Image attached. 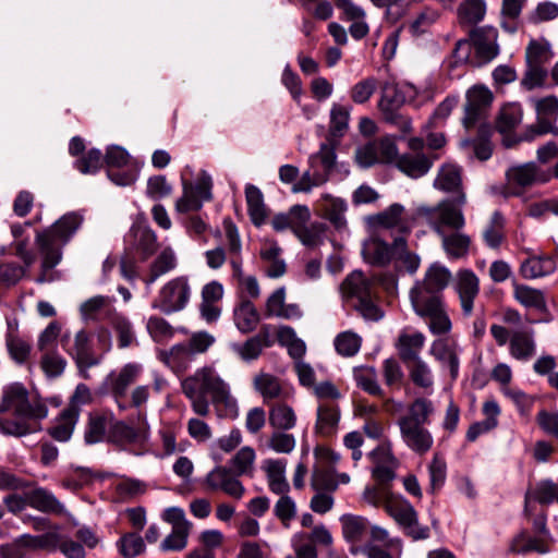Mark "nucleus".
I'll use <instances>...</instances> for the list:
<instances>
[{
    "label": "nucleus",
    "mask_w": 558,
    "mask_h": 558,
    "mask_svg": "<svg viewBox=\"0 0 558 558\" xmlns=\"http://www.w3.org/2000/svg\"><path fill=\"white\" fill-rule=\"evenodd\" d=\"M451 279V271L446 266L434 263L409 292L414 313L427 322L428 330L434 336L447 335L452 329L442 294Z\"/></svg>",
    "instance_id": "nucleus-1"
},
{
    "label": "nucleus",
    "mask_w": 558,
    "mask_h": 558,
    "mask_svg": "<svg viewBox=\"0 0 558 558\" xmlns=\"http://www.w3.org/2000/svg\"><path fill=\"white\" fill-rule=\"evenodd\" d=\"M7 412H12L14 417L0 420V430L13 437L40 430V421L48 416L46 402L40 398L31 399L27 388L21 383H11L2 389L0 413Z\"/></svg>",
    "instance_id": "nucleus-2"
},
{
    "label": "nucleus",
    "mask_w": 558,
    "mask_h": 558,
    "mask_svg": "<svg viewBox=\"0 0 558 558\" xmlns=\"http://www.w3.org/2000/svg\"><path fill=\"white\" fill-rule=\"evenodd\" d=\"M413 219H423L440 238L441 247L450 259L469 254L471 238L460 230L465 226L462 209L452 202H439L436 206H418Z\"/></svg>",
    "instance_id": "nucleus-3"
},
{
    "label": "nucleus",
    "mask_w": 558,
    "mask_h": 558,
    "mask_svg": "<svg viewBox=\"0 0 558 558\" xmlns=\"http://www.w3.org/2000/svg\"><path fill=\"white\" fill-rule=\"evenodd\" d=\"M83 222L77 213H68L49 228L38 231L35 244L40 256V271L36 278L39 284L50 283L61 278L54 268L62 260V248L75 234Z\"/></svg>",
    "instance_id": "nucleus-4"
},
{
    "label": "nucleus",
    "mask_w": 558,
    "mask_h": 558,
    "mask_svg": "<svg viewBox=\"0 0 558 558\" xmlns=\"http://www.w3.org/2000/svg\"><path fill=\"white\" fill-rule=\"evenodd\" d=\"M228 387V384L210 366L197 369L182 381L183 393L191 401L193 411L201 416L209 414L206 395L216 396Z\"/></svg>",
    "instance_id": "nucleus-5"
},
{
    "label": "nucleus",
    "mask_w": 558,
    "mask_h": 558,
    "mask_svg": "<svg viewBox=\"0 0 558 558\" xmlns=\"http://www.w3.org/2000/svg\"><path fill=\"white\" fill-rule=\"evenodd\" d=\"M407 143L409 151L399 156L396 167L412 179L422 178L429 172L437 156L423 153L425 141L422 137H411Z\"/></svg>",
    "instance_id": "nucleus-6"
},
{
    "label": "nucleus",
    "mask_w": 558,
    "mask_h": 558,
    "mask_svg": "<svg viewBox=\"0 0 558 558\" xmlns=\"http://www.w3.org/2000/svg\"><path fill=\"white\" fill-rule=\"evenodd\" d=\"M191 287L185 276H180L168 281L159 291L153 303L163 314H172L182 311L189 303Z\"/></svg>",
    "instance_id": "nucleus-7"
},
{
    "label": "nucleus",
    "mask_w": 558,
    "mask_h": 558,
    "mask_svg": "<svg viewBox=\"0 0 558 558\" xmlns=\"http://www.w3.org/2000/svg\"><path fill=\"white\" fill-rule=\"evenodd\" d=\"M494 100L493 92L484 84H475L465 93V102L463 106L464 116L462 123L465 129H472L482 123L492 107Z\"/></svg>",
    "instance_id": "nucleus-8"
},
{
    "label": "nucleus",
    "mask_w": 558,
    "mask_h": 558,
    "mask_svg": "<svg viewBox=\"0 0 558 558\" xmlns=\"http://www.w3.org/2000/svg\"><path fill=\"white\" fill-rule=\"evenodd\" d=\"M142 372V365L132 362L124 364L119 369L112 371L107 375L105 385L120 411L128 409L125 399L129 388L137 381Z\"/></svg>",
    "instance_id": "nucleus-9"
},
{
    "label": "nucleus",
    "mask_w": 558,
    "mask_h": 558,
    "mask_svg": "<svg viewBox=\"0 0 558 558\" xmlns=\"http://www.w3.org/2000/svg\"><path fill=\"white\" fill-rule=\"evenodd\" d=\"M314 454L316 464L311 477L312 488L316 492H335L338 488V482L333 465L340 457L327 447H317Z\"/></svg>",
    "instance_id": "nucleus-10"
},
{
    "label": "nucleus",
    "mask_w": 558,
    "mask_h": 558,
    "mask_svg": "<svg viewBox=\"0 0 558 558\" xmlns=\"http://www.w3.org/2000/svg\"><path fill=\"white\" fill-rule=\"evenodd\" d=\"M508 187H505L501 194L507 198L510 196H519L525 187L537 182H545L546 177L533 161L519 166L510 167L506 172Z\"/></svg>",
    "instance_id": "nucleus-11"
},
{
    "label": "nucleus",
    "mask_w": 558,
    "mask_h": 558,
    "mask_svg": "<svg viewBox=\"0 0 558 558\" xmlns=\"http://www.w3.org/2000/svg\"><path fill=\"white\" fill-rule=\"evenodd\" d=\"M211 178L203 173L195 184L183 182V194L175 203V210L180 214L197 211L205 201L211 199Z\"/></svg>",
    "instance_id": "nucleus-12"
},
{
    "label": "nucleus",
    "mask_w": 558,
    "mask_h": 558,
    "mask_svg": "<svg viewBox=\"0 0 558 558\" xmlns=\"http://www.w3.org/2000/svg\"><path fill=\"white\" fill-rule=\"evenodd\" d=\"M434 187L445 193H452V198H446L441 202H452L457 208L462 209L466 204V195L462 189L461 168L453 163L442 165L434 181Z\"/></svg>",
    "instance_id": "nucleus-13"
},
{
    "label": "nucleus",
    "mask_w": 558,
    "mask_h": 558,
    "mask_svg": "<svg viewBox=\"0 0 558 558\" xmlns=\"http://www.w3.org/2000/svg\"><path fill=\"white\" fill-rule=\"evenodd\" d=\"M470 38L475 53L474 65L489 63L499 54L498 31L495 27H476L470 32Z\"/></svg>",
    "instance_id": "nucleus-14"
},
{
    "label": "nucleus",
    "mask_w": 558,
    "mask_h": 558,
    "mask_svg": "<svg viewBox=\"0 0 558 558\" xmlns=\"http://www.w3.org/2000/svg\"><path fill=\"white\" fill-rule=\"evenodd\" d=\"M66 352L75 361L80 375L84 379H89L88 369L100 363V357L97 356L93 350L89 335L86 330L82 329L74 336V342Z\"/></svg>",
    "instance_id": "nucleus-15"
},
{
    "label": "nucleus",
    "mask_w": 558,
    "mask_h": 558,
    "mask_svg": "<svg viewBox=\"0 0 558 558\" xmlns=\"http://www.w3.org/2000/svg\"><path fill=\"white\" fill-rule=\"evenodd\" d=\"M157 235L146 226H133L128 235L126 250L135 254L140 262L147 260L158 250Z\"/></svg>",
    "instance_id": "nucleus-16"
},
{
    "label": "nucleus",
    "mask_w": 558,
    "mask_h": 558,
    "mask_svg": "<svg viewBox=\"0 0 558 558\" xmlns=\"http://www.w3.org/2000/svg\"><path fill=\"white\" fill-rule=\"evenodd\" d=\"M445 335L437 336L429 347V354L441 365L448 368L452 379L459 375V345L456 340Z\"/></svg>",
    "instance_id": "nucleus-17"
},
{
    "label": "nucleus",
    "mask_w": 558,
    "mask_h": 558,
    "mask_svg": "<svg viewBox=\"0 0 558 558\" xmlns=\"http://www.w3.org/2000/svg\"><path fill=\"white\" fill-rule=\"evenodd\" d=\"M425 342L426 337L422 331L405 327L399 332L395 341V348L399 359L408 365L411 361L421 359Z\"/></svg>",
    "instance_id": "nucleus-18"
},
{
    "label": "nucleus",
    "mask_w": 558,
    "mask_h": 558,
    "mask_svg": "<svg viewBox=\"0 0 558 558\" xmlns=\"http://www.w3.org/2000/svg\"><path fill=\"white\" fill-rule=\"evenodd\" d=\"M403 442L409 449L417 454L428 452L434 444V438L425 425L412 424L411 422H397Z\"/></svg>",
    "instance_id": "nucleus-19"
},
{
    "label": "nucleus",
    "mask_w": 558,
    "mask_h": 558,
    "mask_svg": "<svg viewBox=\"0 0 558 558\" xmlns=\"http://www.w3.org/2000/svg\"><path fill=\"white\" fill-rule=\"evenodd\" d=\"M456 291L463 315L470 316L473 313L474 300L480 293V279L473 270L461 269L458 271Z\"/></svg>",
    "instance_id": "nucleus-20"
},
{
    "label": "nucleus",
    "mask_w": 558,
    "mask_h": 558,
    "mask_svg": "<svg viewBox=\"0 0 558 558\" xmlns=\"http://www.w3.org/2000/svg\"><path fill=\"white\" fill-rule=\"evenodd\" d=\"M537 123L531 130L534 135H542L554 131L553 122L558 119V98L548 95L543 98H533Z\"/></svg>",
    "instance_id": "nucleus-21"
},
{
    "label": "nucleus",
    "mask_w": 558,
    "mask_h": 558,
    "mask_svg": "<svg viewBox=\"0 0 558 558\" xmlns=\"http://www.w3.org/2000/svg\"><path fill=\"white\" fill-rule=\"evenodd\" d=\"M271 326L264 325L258 333L248 338L244 343L234 344L233 351L245 362L254 361L258 359L265 348L271 347Z\"/></svg>",
    "instance_id": "nucleus-22"
},
{
    "label": "nucleus",
    "mask_w": 558,
    "mask_h": 558,
    "mask_svg": "<svg viewBox=\"0 0 558 558\" xmlns=\"http://www.w3.org/2000/svg\"><path fill=\"white\" fill-rule=\"evenodd\" d=\"M343 296L348 301L359 302L371 295H375V284L362 271L351 272L341 283Z\"/></svg>",
    "instance_id": "nucleus-23"
},
{
    "label": "nucleus",
    "mask_w": 558,
    "mask_h": 558,
    "mask_svg": "<svg viewBox=\"0 0 558 558\" xmlns=\"http://www.w3.org/2000/svg\"><path fill=\"white\" fill-rule=\"evenodd\" d=\"M146 439L144 429L134 427L122 420H117L113 415V421L108 428L107 441L119 447L137 444Z\"/></svg>",
    "instance_id": "nucleus-24"
},
{
    "label": "nucleus",
    "mask_w": 558,
    "mask_h": 558,
    "mask_svg": "<svg viewBox=\"0 0 558 558\" xmlns=\"http://www.w3.org/2000/svg\"><path fill=\"white\" fill-rule=\"evenodd\" d=\"M340 523L344 539L352 545L350 551L356 554L359 551L357 544L368 535L369 522L361 515L343 514L340 518Z\"/></svg>",
    "instance_id": "nucleus-25"
},
{
    "label": "nucleus",
    "mask_w": 558,
    "mask_h": 558,
    "mask_svg": "<svg viewBox=\"0 0 558 558\" xmlns=\"http://www.w3.org/2000/svg\"><path fill=\"white\" fill-rule=\"evenodd\" d=\"M404 207L401 204L395 203L390 205L384 211L375 215L372 218V222L376 227H381L385 229L397 228L401 233H410V221H415L413 216L415 211L412 214L410 218L403 217Z\"/></svg>",
    "instance_id": "nucleus-26"
},
{
    "label": "nucleus",
    "mask_w": 558,
    "mask_h": 558,
    "mask_svg": "<svg viewBox=\"0 0 558 558\" xmlns=\"http://www.w3.org/2000/svg\"><path fill=\"white\" fill-rule=\"evenodd\" d=\"M362 254L365 262L373 266H387L395 257V241L389 245L378 238L369 239L364 242Z\"/></svg>",
    "instance_id": "nucleus-27"
},
{
    "label": "nucleus",
    "mask_w": 558,
    "mask_h": 558,
    "mask_svg": "<svg viewBox=\"0 0 558 558\" xmlns=\"http://www.w3.org/2000/svg\"><path fill=\"white\" fill-rule=\"evenodd\" d=\"M113 421L111 411L90 412L84 432V440L87 445H95L107 440L108 428Z\"/></svg>",
    "instance_id": "nucleus-28"
},
{
    "label": "nucleus",
    "mask_w": 558,
    "mask_h": 558,
    "mask_svg": "<svg viewBox=\"0 0 558 558\" xmlns=\"http://www.w3.org/2000/svg\"><path fill=\"white\" fill-rule=\"evenodd\" d=\"M535 352L536 343L532 329H521L511 332L509 353L513 359L526 362L534 356Z\"/></svg>",
    "instance_id": "nucleus-29"
},
{
    "label": "nucleus",
    "mask_w": 558,
    "mask_h": 558,
    "mask_svg": "<svg viewBox=\"0 0 558 558\" xmlns=\"http://www.w3.org/2000/svg\"><path fill=\"white\" fill-rule=\"evenodd\" d=\"M482 411L486 418L471 424L466 432L465 437L471 442L475 441L481 435L486 434L498 426L500 407L495 400L485 401Z\"/></svg>",
    "instance_id": "nucleus-30"
},
{
    "label": "nucleus",
    "mask_w": 558,
    "mask_h": 558,
    "mask_svg": "<svg viewBox=\"0 0 558 558\" xmlns=\"http://www.w3.org/2000/svg\"><path fill=\"white\" fill-rule=\"evenodd\" d=\"M28 506L45 513L62 514L65 512L63 504L48 489L38 487L26 492Z\"/></svg>",
    "instance_id": "nucleus-31"
},
{
    "label": "nucleus",
    "mask_w": 558,
    "mask_h": 558,
    "mask_svg": "<svg viewBox=\"0 0 558 558\" xmlns=\"http://www.w3.org/2000/svg\"><path fill=\"white\" fill-rule=\"evenodd\" d=\"M339 420V407L330 401H320L317 408L315 432L322 436H331L338 428Z\"/></svg>",
    "instance_id": "nucleus-32"
},
{
    "label": "nucleus",
    "mask_w": 558,
    "mask_h": 558,
    "mask_svg": "<svg viewBox=\"0 0 558 558\" xmlns=\"http://www.w3.org/2000/svg\"><path fill=\"white\" fill-rule=\"evenodd\" d=\"M78 417V408L69 407L64 409L56 420V424L48 429V434L57 441H69L77 424Z\"/></svg>",
    "instance_id": "nucleus-33"
},
{
    "label": "nucleus",
    "mask_w": 558,
    "mask_h": 558,
    "mask_svg": "<svg viewBox=\"0 0 558 558\" xmlns=\"http://www.w3.org/2000/svg\"><path fill=\"white\" fill-rule=\"evenodd\" d=\"M233 320L238 330L248 333L255 330L259 323V314L248 299H241L233 310Z\"/></svg>",
    "instance_id": "nucleus-34"
},
{
    "label": "nucleus",
    "mask_w": 558,
    "mask_h": 558,
    "mask_svg": "<svg viewBox=\"0 0 558 558\" xmlns=\"http://www.w3.org/2000/svg\"><path fill=\"white\" fill-rule=\"evenodd\" d=\"M268 423L272 429L291 430L298 424V415L291 405L278 401L269 408Z\"/></svg>",
    "instance_id": "nucleus-35"
},
{
    "label": "nucleus",
    "mask_w": 558,
    "mask_h": 558,
    "mask_svg": "<svg viewBox=\"0 0 558 558\" xmlns=\"http://www.w3.org/2000/svg\"><path fill=\"white\" fill-rule=\"evenodd\" d=\"M369 456L377 463L372 472L373 477L381 484L391 482L396 476V459L380 447L372 450Z\"/></svg>",
    "instance_id": "nucleus-36"
},
{
    "label": "nucleus",
    "mask_w": 558,
    "mask_h": 558,
    "mask_svg": "<svg viewBox=\"0 0 558 558\" xmlns=\"http://www.w3.org/2000/svg\"><path fill=\"white\" fill-rule=\"evenodd\" d=\"M435 413L434 402L425 397L416 398L408 408V414L399 417L398 422L428 425Z\"/></svg>",
    "instance_id": "nucleus-37"
},
{
    "label": "nucleus",
    "mask_w": 558,
    "mask_h": 558,
    "mask_svg": "<svg viewBox=\"0 0 558 558\" xmlns=\"http://www.w3.org/2000/svg\"><path fill=\"white\" fill-rule=\"evenodd\" d=\"M319 206L324 211L325 218L328 219L335 228L341 229L345 227L347 220L344 214L347 211V204L343 199L329 194H323L319 199Z\"/></svg>",
    "instance_id": "nucleus-38"
},
{
    "label": "nucleus",
    "mask_w": 558,
    "mask_h": 558,
    "mask_svg": "<svg viewBox=\"0 0 558 558\" xmlns=\"http://www.w3.org/2000/svg\"><path fill=\"white\" fill-rule=\"evenodd\" d=\"M385 510L402 529L413 522L417 514L414 507L403 497L387 498Z\"/></svg>",
    "instance_id": "nucleus-39"
},
{
    "label": "nucleus",
    "mask_w": 558,
    "mask_h": 558,
    "mask_svg": "<svg viewBox=\"0 0 558 558\" xmlns=\"http://www.w3.org/2000/svg\"><path fill=\"white\" fill-rule=\"evenodd\" d=\"M556 263L547 256H533L525 259L520 266V274L524 279H536L553 274Z\"/></svg>",
    "instance_id": "nucleus-40"
},
{
    "label": "nucleus",
    "mask_w": 558,
    "mask_h": 558,
    "mask_svg": "<svg viewBox=\"0 0 558 558\" xmlns=\"http://www.w3.org/2000/svg\"><path fill=\"white\" fill-rule=\"evenodd\" d=\"M265 471L267 475L269 489L277 495L287 494L290 489L286 480V462L282 460H266Z\"/></svg>",
    "instance_id": "nucleus-41"
},
{
    "label": "nucleus",
    "mask_w": 558,
    "mask_h": 558,
    "mask_svg": "<svg viewBox=\"0 0 558 558\" xmlns=\"http://www.w3.org/2000/svg\"><path fill=\"white\" fill-rule=\"evenodd\" d=\"M232 278L236 281L241 299L256 300L260 296V287L255 276H244L243 264L240 260L232 263Z\"/></svg>",
    "instance_id": "nucleus-42"
},
{
    "label": "nucleus",
    "mask_w": 558,
    "mask_h": 558,
    "mask_svg": "<svg viewBox=\"0 0 558 558\" xmlns=\"http://www.w3.org/2000/svg\"><path fill=\"white\" fill-rule=\"evenodd\" d=\"M523 110L520 104L510 102L502 106L496 119V129L501 134L512 132L522 121Z\"/></svg>",
    "instance_id": "nucleus-43"
},
{
    "label": "nucleus",
    "mask_w": 558,
    "mask_h": 558,
    "mask_svg": "<svg viewBox=\"0 0 558 558\" xmlns=\"http://www.w3.org/2000/svg\"><path fill=\"white\" fill-rule=\"evenodd\" d=\"M255 390L263 397L264 403L281 398L283 389L278 377L259 373L253 379Z\"/></svg>",
    "instance_id": "nucleus-44"
},
{
    "label": "nucleus",
    "mask_w": 558,
    "mask_h": 558,
    "mask_svg": "<svg viewBox=\"0 0 558 558\" xmlns=\"http://www.w3.org/2000/svg\"><path fill=\"white\" fill-rule=\"evenodd\" d=\"M245 197L251 221L257 227L263 225L267 217V209L264 204L262 191L255 185L247 184L245 187Z\"/></svg>",
    "instance_id": "nucleus-45"
},
{
    "label": "nucleus",
    "mask_w": 558,
    "mask_h": 558,
    "mask_svg": "<svg viewBox=\"0 0 558 558\" xmlns=\"http://www.w3.org/2000/svg\"><path fill=\"white\" fill-rule=\"evenodd\" d=\"M177 267V257L171 247L163 248L149 266V274L145 278L147 286L154 283L159 277Z\"/></svg>",
    "instance_id": "nucleus-46"
},
{
    "label": "nucleus",
    "mask_w": 558,
    "mask_h": 558,
    "mask_svg": "<svg viewBox=\"0 0 558 558\" xmlns=\"http://www.w3.org/2000/svg\"><path fill=\"white\" fill-rule=\"evenodd\" d=\"M553 51L546 39H531L525 49V63L532 66H546Z\"/></svg>",
    "instance_id": "nucleus-47"
},
{
    "label": "nucleus",
    "mask_w": 558,
    "mask_h": 558,
    "mask_svg": "<svg viewBox=\"0 0 558 558\" xmlns=\"http://www.w3.org/2000/svg\"><path fill=\"white\" fill-rule=\"evenodd\" d=\"M513 298L517 302L525 307L536 308L544 311L546 308V301L544 293L541 290L531 288L525 284H520L517 281L512 282Z\"/></svg>",
    "instance_id": "nucleus-48"
},
{
    "label": "nucleus",
    "mask_w": 558,
    "mask_h": 558,
    "mask_svg": "<svg viewBox=\"0 0 558 558\" xmlns=\"http://www.w3.org/2000/svg\"><path fill=\"white\" fill-rule=\"evenodd\" d=\"M393 260L397 263V268H403L409 274H415L421 264L420 256L408 250V243L403 236L395 239Z\"/></svg>",
    "instance_id": "nucleus-49"
},
{
    "label": "nucleus",
    "mask_w": 558,
    "mask_h": 558,
    "mask_svg": "<svg viewBox=\"0 0 558 558\" xmlns=\"http://www.w3.org/2000/svg\"><path fill=\"white\" fill-rule=\"evenodd\" d=\"M485 244L490 248H499L505 240V217L500 211H495L488 225L483 231Z\"/></svg>",
    "instance_id": "nucleus-50"
},
{
    "label": "nucleus",
    "mask_w": 558,
    "mask_h": 558,
    "mask_svg": "<svg viewBox=\"0 0 558 558\" xmlns=\"http://www.w3.org/2000/svg\"><path fill=\"white\" fill-rule=\"evenodd\" d=\"M357 387L372 396L381 397L384 391L378 384L377 372L372 366H361L353 371Z\"/></svg>",
    "instance_id": "nucleus-51"
},
{
    "label": "nucleus",
    "mask_w": 558,
    "mask_h": 558,
    "mask_svg": "<svg viewBox=\"0 0 558 558\" xmlns=\"http://www.w3.org/2000/svg\"><path fill=\"white\" fill-rule=\"evenodd\" d=\"M211 403L217 415L221 418L234 420L239 416L236 399L231 396L230 388L211 397Z\"/></svg>",
    "instance_id": "nucleus-52"
},
{
    "label": "nucleus",
    "mask_w": 558,
    "mask_h": 558,
    "mask_svg": "<svg viewBox=\"0 0 558 558\" xmlns=\"http://www.w3.org/2000/svg\"><path fill=\"white\" fill-rule=\"evenodd\" d=\"M486 13L484 0H465L458 8V16L461 23L475 25L480 23Z\"/></svg>",
    "instance_id": "nucleus-53"
},
{
    "label": "nucleus",
    "mask_w": 558,
    "mask_h": 558,
    "mask_svg": "<svg viewBox=\"0 0 558 558\" xmlns=\"http://www.w3.org/2000/svg\"><path fill=\"white\" fill-rule=\"evenodd\" d=\"M111 326L117 335L118 347L126 349L136 343V335L132 323L122 315H114L111 319Z\"/></svg>",
    "instance_id": "nucleus-54"
},
{
    "label": "nucleus",
    "mask_w": 558,
    "mask_h": 558,
    "mask_svg": "<svg viewBox=\"0 0 558 558\" xmlns=\"http://www.w3.org/2000/svg\"><path fill=\"white\" fill-rule=\"evenodd\" d=\"M402 548V542L395 538L385 545L366 543L363 551L367 558H401Z\"/></svg>",
    "instance_id": "nucleus-55"
},
{
    "label": "nucleus",
    "mask_w": 558,
    "mask_h": 558,
    "mask_svg": "<svg viewBox=\"0 0 558 558\" xmlns=\"http://www.w3.org/2000/svg\"><path fill=\"white\" fill-rule=\"evenodd\" d=\"M223 229L226 234L227 250L229 253V264L232 268V263L242 258V242L240 239L239 230L231 219H225Z\"/></svg>",
    "instance_id": "nucleus-56"
},
{
    "label": "nucleus",
    "mask_w": 558,
    "mask_h": 558,
    "mask_svg": "<svg viewBox=\"0 0 558 558\" xmlns=\"http://www.w3.org/2000/svg\"><path fill=\"white\" fill-rule=\"evenodd\" d=\"M407 367L410 379L415 386L428 389L434 385L432 371L424 360L417 359L411 361Z\"/></svg>",
    "instance_id": "nucleus-57"
},
{
    "label": "nucleus",
    "mask_w": 558,
    "mask_h": 558,
    "mask_svg": "<svg viewBox=\"0 0 558 558\" xmlns=\"http://www.w3.org/2000/svg\"><path fill=\"white\" fill-rule=\"evenodd\" d=\"M117 547L124 558H135L146 549L144 538L135 532L123 534L117 542Z\"/></svg>",
    "instance_id": "nucleus-58"
},
{
    "label": "nucleus",
    "mask_w": 558,
    "mask_h": 558,
    "mask_svg": "<svg viewBox=\"0 0 558 558\" xmlns=\"http://www.w3.org/2000/svg\"><path fill=\"white\" fill-rule=\"evenodd\" d=\"M427 469L429 476L428 492L434 495L444 486L446 482L447 464L440 454L435 453Z\"/></svg>",
    "instance_id": "nucleus-59"
},
{
    "label": "nucleus",
    "mask_w": 558,
    "mask_h": 558,
    "mask_svg": "<svg viewBox=\"0 0 558 558\" xmlns=\"http://www.w3.org/2000/svg\"><path fill=\"white\" fill-rule=\"evenodd\" d=\"M350 108L333 104L330 109L329 132L333 137H342L348 130Z\"/></svg>",
    "instance_id": "nucleus-60"
},
{
    "label": "nucleus",
    "mask_w": 558,
    "mask_h": 558,
    "mask_svg": "<svg viewBox=\"0 0 558 558\" xmlns=\"http://www.w3.org/2000/svg\"><path fill=\"white\" fill-rule=\"evenodd\" d=\"M255 451L251 447L241 448L230 460V469L236 476L252 474L255 462Z\"/></svg>",
    "instance_id": "nucleus-61"
},
{
    "label": "nucleus",
    "mask_w": 558,
    "mask_h": 558,
    "mask_svg": "<svg viewBox=\"0 0 558 558\" xmlns=\"http://www.w3.org/2000/svg\"><path fill=\"white\" fill-rule=\"evenodd\" d=\"M385 122L396 126L399 131L407 134L412 132V121L392 108L390 101L383 99L379 104Z\"/></svg>",
    "instance_id": "nucleus-62"
},
{
    "label": "nucleus",
    "mask_w": 558,
    "mask_h": 558,
    "mask_svg": "<svg viewBox=\"0 0 558 558\" xmlns=\"http://www.w3.org/2000/svg\"><path fill=\"white\" fill-rule=\"evenodd\" d=\"M289 430L274 429L267 440L268 449L277 453H290L296 446L294 435L288 433Z\"/></svg>",
    "instance_id": "nucleus-63"
},
{
    "label": "nucleus",
    "mask_w": 558,
    "mask_h": 558,
    "mask_svg": "<svg viewBox=\"0 0 558 558\" xmlns=\"http://www.w3.org/2000/svg\"><path fill=\"white\" fill-rule=\"evenodd\" d=\"M26 275V267L13 262H0V287L5 289L16 286Z\"/></svg>",
    "instance_id": "nucleus-64"
}]
</instances>
